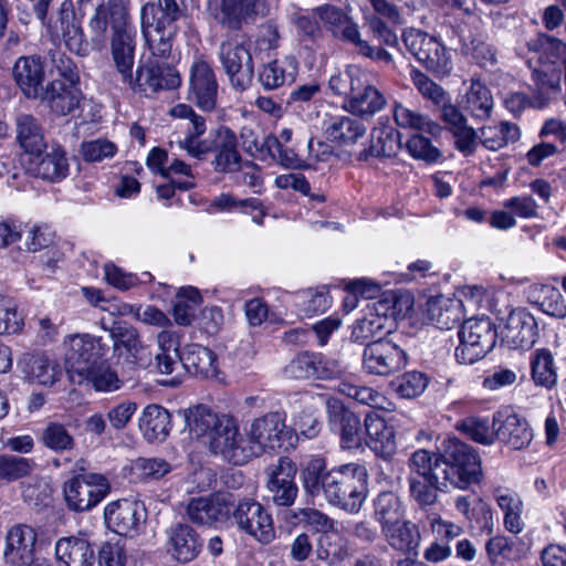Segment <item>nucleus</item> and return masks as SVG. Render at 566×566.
<instances>
[{
  "instance_id": "obj_17",
  "label": "nucleus",
  "mask_w": 566,
  "mask_h": 566,
  "mask_svg": "<svg viewBox=\"0 0 566 566\" xmlns=\"http://www.w3.org/2000/svg\"><path fill=\"white\" fill-rule=\"evenodd\" d=\"M207 150L200 156H193L197 159H203L209 153H213L212 165L218 172H234L241 168V155L238 150V138L230 128L220 126L209 133L207 137Z\"/></svg>"
},
{
  "instance_id": "obj_26",
  "label": "nucleus",
  "mask_w": 566,
  "mask_h": 566,
  "mask_svg": "<svg viewBox=\"0 0 566 566\" xmlns=\"http://www.w3.org/2000/svg\"><path fill=\"white\" fill-rule=\"evenodd\" d=\"M168 114L174 118L186 120L184 129L187 133L184 138L178 140L181 149L186 150L191 157L200 156L205 149L207 150V138L201 139L207 130L203 116L197 114L190 105L184 103L171 107Z\"/></svg>"
},
{
  "instance_id": "obj_20",
  "label": "nucleus",
  "mask_w": 566,
  "mask_h": 566,
  "mask_svg": "<svg viewBox=\"0 0 566 566\" xmlns=\"http://www.w3.org/2000/svg\"><path fill=\"white\" fill-rule=\"evenodd\" d=\"M368 2L371 12L365 13V24L380 43L395 46L398 38L389 24H402L403 19L399 7L389 0H368Z\"/></svg>"
},
{
  "instance_id": "obj_62",
  "label": "nucleus",
  "mask_w": 566,
  "mask_h": 566,
  "mask_svg": "<svg viewBox=\"0 0 566 566\" xmlns=\"http://www.w3.org/2000/svg\"><path fill=\"white\" fill-rule=\"evenodd\" d=\"M411 80L422 97L431 101L434 105H444L451 99L450 95L442 86L433 82L421 71H413Z\"/></svg>"
},
{
  "instance_id": "obj_24",
  "label": "nucleus",
  "mask_w": 566,
  "mask_h": 566,
  "mask_svg": "<svg viewBox=\"0 0 566 566\" xmlns=\"http://www.w3.org/2000/svg\"><path fill=\"white\" fill-rule=\"evenodd\" d=\"M104 514L107 527L120 536H135L145 521L143 506L127 499L109 503Z\"/></svg>"
},
{
  "instance_id": "obj_39",
  "label": "nucleus",
  "mask_w": 566,
  "mask_h": 566,
  "mask_svg": "<svg viewBox=\"0 0 566 566\" xmlns=\"http://www.w3.org/2000/svg\"><path fill=\"white\" fill-rule=\"evenodd\" d=\"M60 13L62 38L66 48L80 56L88 55L92 42L85 38L81 23L76 21L72 2H63Z\"/></svg>"
},
{
  "instance_id": "obj_50",
  "label": "nucleus",
  "mask_w": 566,
  "mask_h": 566,
  "mask_svg": "<svg viewBox=\"0 0 566 566\" xmlns=\"http://www.w3.org/2000/svg\"><path fill=\"white\" fill-rule=\"evenodd\" d=\"M112 57L122 80L130 78L135 62V41L132 32L126 29L112 36Z\"/></svg>"
},
{
  "instance_id": "obj_43",
  "label": "nucleus",
  "mask_w": 566,
  "mask_h": 566,
  "mask_svg": "<svg viewBox=\"0 0 566 566\" xmlns=\"http://www.w3.org/2000/svg\"><path fill=\"white\" fill-rule=\"evenodd\" d=\"M169 543L172 556L181 563L192 560L201 549L199 535L187 524H176L170 528Z\"/></svg>"
},
{
  "instance_id": "obj_63",
  "label": "nucleus",
  "mask_w": 566,
  "mask_h": 566,
  "mask_svg": "<svg viewBox=\"0 0 566 566\" xmlns=\"http://www.w3.org/2000/svg\"><path fill=\"white\" fill-rule=\"evenodd\" d=\"M438 467V453L429 452L424 449L415 451L409 460V468L416 478L430 476L433 482L438 483L439 474L436 470Z\"/></svg>"
},
{
  "instance_id": "obj_57",
  "label": "nucleus",
  "mask_w": 566,
  "mask_h": 566,
  "mask_svg": "<svg viewBox=\"0 0 566 566\" xmlns=\"http://www.w3.org/2000/svg\"><path fill=\"white\" fill-rule=\"evenodd\" d=\"M408 481L410 496L421 507L432 506L438 500V491L448 490L443 484L433 482L430 476L416 478L411 474Z\"/></svg>"
},
{
  "instance_id": "obj_25",
  "label": "nucleus",
  "mask_w": 566,
  "mask_h": 566,
  "mask_svg": "<svg viewBox=\"0 0 566 566\" xmlns=\"http://www.w3.org/2000/svg\"><path fill=\"white\" fill-rule=\"evenodd\" d=\"M36 533L25 524L12 526L7 535L3 560L9 566H24L34 559Z\"/></svg>"
},
{
  "instance_id": "obj_5",
  "label": "nucleus",
  "mask_w": 566,
  "mask_h": 566,
  "mask_svg": "<svg viewBox=\"0 0 566 566\" xmlns=\"http://www.w3.org/2000/svg\"><path fill=\"white\" fill-rule=\"evenodd\" d=\"M458 335L455 358L460 364L472 365L492 350L497 333L489 317H472L463 322Z\"/></svg>"
},
{
  "instance_id": "obj_64",
  "label": "nucleus",
  "mask_w": 566,
  "mask_h": 566,
  "mask_svg": "<svg viewBox=\"0 0 566 566\" xmlns=\"http://www.w3.org/2000/svg\"><path fill=\"white\" fill-rule=\"evenodd\" d=\"M406 148L415 159L423 160L428 164L436 163L441 157L439 148L421 134L409 137L406 143Z\"/></svg>"
},
{
  "instance_id": "obj_34",
  "label": "nucleus",
  "mask_w": 566,
  "mask_h": 566,
  "mask_svg": "<svg viewBox=\"0 0 566 566\" xmlns=\"http://www.w3.org/2000/svg\"><path fill=\"white\" fill-rule=\"evenodd\" d=\"M15 142L28 155L39 154L48 148L44 128L38 117L19 113L14 118Z\"/></svg>"
},
{
  "instance_id": "obj_27",
  "label": "nucleus",
  "mask_w": 566,
  "mask_h": 566,
  "mask_svg": "<svg viewBox=\"0 0 566 566\" xmlns=\"http://www.w3.org/2000/svg\"><path fill=\"white\" fill-rule=\"evenodd\" d=\"M391 322V307L387 301L369 303L361 318L353 326L352 338L365 343L374 337H382L389 332Z\"/></svg>"
},
{
  "instance_id": "obj_9",
  "label": "nucleus",
  "mask_w": 566,
  "mask_h": 566,
  "mask_svg": "<svg viewBox=\"0 0 566 566\" xmlns=\"http://www.w3.org/2000/svg\"><path fill=\"white\" fill-rule=\"evenodd\" d=\"M109 491L108 480L98 473H77L63 484L65 504L74 512L92 510L107 496Z\"/></svg>"
},
{
  "instance_id": "obj_46",
  "label": "nucleus",
  "mask_w": 566,
  "mask_h": 566,
  "mask_svg": "<svg viewBox=\"0 0 566 566\" xmlns=\"http://www.w3.org/2000/svg\"><path fill=\"white\" fill-rule=\"evenodd\" d=\"M22 371L29 380L43 386H52L61 376L59 365L42 354L27 355Z\"/></svg>"
},
{
  "instance_id": "obj_8",
  "label": "nucleus",
  "mask_w": 566,
  "mask_h": 566,
  "mask_svg": "<svg viewBox=\"0 0 566 566\" xmlns=\"http://www.w3.org/2000/svg\"><path fill=\"white\" fill-rule=\"evenodd\" d=\"M63 344L65 369L72 381L106 357L109 350L102 337L91 334L69 335Z\"/></svg>"
},
{
  "instance_id": "obj_35",
  "label": "nucleus",
  "mask_w": 566,
  "mask_h": 566,
  "mask_svg": "<svg viewBox=\"0 0 566 566\" xmlns=\"http://www.w3.org/2000/svg\"><path fill=\"white\" fill-rule=\"evenodd\" d=\"M134 92L143 93L145 95L155 94L163 90H172L181 84L179 74H166L163 82H155L154 80V60H148L146 63L138 65L135 75L130 73V78H124Z\"/></svg>"
},
{
  "instance_id": "obj_16",
  "label": "nucleus",
  "mask_w": 566,
  "mask_h": 566,
  "mask_svg": "<svg viewBox=\"0 0 566 566\" xmlns=\"http://www.w3.org/2000/svg\"><path fill=\"white\" fill-rule=\"evenodd\" d=\"M269 497L276 506L290 507L294 504L298 488L295 483L296 467L287 457H280L264 471Z\"/></svg>"
},
{
  "instance_id": "obj_28",
  "label": "nucleus",
  "mask_w": 566,
  "mask_h": 566,
  "mask_svg": "<svg viewBox=\"0 0 566 566\" xmlns=\"http://www.w3.org/2000/svg\"><path fill=\"white\" fill-rule=\"evenodd\" d=\"M28 170L43 180L60 182L67 177L70 170L66 151L61 145L52 144L45 153L31 154Z\"/></svg>"
},
{
  "instance_id": "obj_41",
  "label": "nucleus",
  "mask_w": 566,
  "mask_h": 566,
  "mask_svg": "<svg viewBox=\"0 0 566 566\" xmlns=\"http://www.w3.org/2000/svg\"><path fill=\"white\" fill-rule=\"evenodd\" d=\"M296 73L297 61L294 56L287 55L264 64L259 72V82L265 90H276L293 83Z\"/></svg>"
},
{
  "instance_id": "obj_7",
  "label": "nucleus",
  "mask_w": 566,
  "mask_h": 566,
  "mask_svg": "<svg viewBox=\"0 0 566 566\" xmlns=\"http://www.w3.org/2000/svg\"><path fill=\"white\" fill-rule=\"evenodd\" d=\"M207 9L219 25L240 31L269 15L271 7L268 0H220L214 6L208 0Z\"/></svg>"
},
{
  "instance_id": "obj_29",
  "label": "nucleus",
  "mask_w": 566,
  "mask_h": 566,
  "mask_svg": "<svg viewBox=\"0 0 566 566\" xmlns=\"http://www.w3.org/2000/svg\"><path fill=\"white\" fill-rule=\"evenodd\" d=\"M501 335L510 347L530 348L537 339L536 319L524 308H515L510 312Z\"/></svg>"
},
{
  "instance_id": "obj_49",
  "label": "nucleus",
  "mask_w": 566,
  "mask_h": 566,
  "mask_svg": "<svg viewBox=\"0 0 566 566\" xmlns=\"http://www.w3.org/2000/svg\"><path fill=\"white\" fill-rule=\"evenodd\" d=\"M520 127L510 122H501L499 125L483 126L479 129V140L488 150L496 151L506 147L510 143L520 139Z\"/></svg>"
},
{
  "instance_id": "obj_42",
  "label": "nucleus",
  "mask_w": 566,
  "mask_h": 566,
  "mask_svg": "<svg viewBox=\"0 0 566 566\" xmlns=\"http://www.w3.org/2000/svg\"><path fill=\"white\" fill-rule=\"evenodd\" d=\"M74 382L80 385L86 384L98 392H114L119 390L124 385L117 371L105 357L76 378Z\"/></svg>"
},
{
  "instance_id": "obj_21",
  "label": "nucleus",
  "mask_w": 566,
  "mask_h": 566,
  "mask_svg": "<svg viewBox=\"0 0 566 566\" xmlns=\"http://www.w3.org/2000/svg\"><path fill=\"white\" fill-rule=\"evenodd\" d=\"M233 518L241 531L261 543H270L275 536L271 515L255 501L240 502L233 511Z\"/></svg>"
},
{
  "instance_id": "obj_47",
  "label": "nucleus",
  "mask_w": 566,
  "mask_h": 566,
  "mask_svg": "<svg viewBox=\"0 0 566 566\" xmlns=\"http://www.w3.org/2000/svg\"><path fill=\"white\" fill-rule=\"evenodd\" d=\"M392 115L396 124L401 128L423 132L431 136H438L442 130L441 126L428 115L402 103L394 104Z\"/></svg>"
},
{
  "instance_id": "obj_38",
  "label": "nucleus",
  "mask_w": 566,
  "mask_h": 566,
  "mask_svg": "<svg viewBox=\"0 0 566 566\" xmlns=\"http://www.w3.org/2000/svg\"><path fill=\"white\" fill-rule=\"evenodd\" d=\"M181 365L196 377L216 378L218 376L217 355L199 344H189L184 348Z\"/></svg>"
},
{
  "instance_id": "obj_58",
  "label": "nucleus",
  "mask_w": 566,
  "mask_h": 566,
  "mask_svg": "<svg viewBox=\"0 0 566 566\" xmlns=\"http://www.w3.org/2000/svg\"><path fill=\"white\" fill-rule=\"evenodd\" d=\"M374 515L384 527L402 518L403 512L399 497L392 492H381L374 502Z\"/></svg>"
},
{
  "instance_id": "obj_44",
  "label": "nucleus",
  "mask_w": 566,
  "mask_h": 566,
  "mask_svg": "<svg viewBox=\"0 0 566 566\" xmlns=\"http://www.w3.org/2000/svg\"><path fill=\"white\" fill-rule=\"evenodd\" d=\"M366 133L365 125L348 115L332 116L326 125L325 134L332 142L342 146L357 143Z\"/></svg>"
},
{
  "instance_id": "obj_37",
  "label": "nucleus",
  "mask_w": 566,
  "mask_h": 566,
  "mask_svg": "<svg viewBox=\"0 0 566 566\" xmlns=\"http://www.w3.org/2000/svg\"><path fill=\"white\" fill-rule=\"evenodd\" d=\"M55 557L63 566H93L95 562L91 544L75 536L62 537L55 543Z\"/></svg>"
},
{
  "instance_id": "obj_1",
  "label": "nucleus",
  "mask_w": 566,
  "mask_h": 566,
  "mask_svg": "<svg viewBox=\"0 0 566 566\" xmlns=\"http://www.w3.org/2000/svg\"><path fill=\"white\" fill-rule=\"evenodd\" d=\"M368 473L355 462L327 469L322 455H312L302 465V486L310 496H323L326 502L347 513L360 511L368 494Z\"/></svg>"
},
{
  "instance_id": "obj_14",
  "label": "nucleus",
  "mask_w": 566,
  "mask_h": 566,
  "mask_svg": "<svg viewBox=\"0 0 566 566\" xmlns=\"http://www.w3.org/2000/svg\"><path fill=\"white\" fill-rule=\"evenodd\" d=\"M210 450L234 465H242L253 458L249 440L240 433L235 420L227 415H222L219 427L213 431Z\"/></svg>"
},
{
  "instance_id": "obj_3",
  "label": "nucleus",
  "mask_w": 566,
  "mask_h": 566,
  "mask_svg": "<svg viewBox=\"0 0 566 566\" xmlns=\"http://www.w3.org/2000/svg\"><path fill=\"white\" fill-rule=\"evenodd\" d=\"M438 483L443 486L467 490L482 478L479 453L469 444L448 439L438 453Z\"/></svg>"
},
{
  "instance_id": "obj_52",
  "label": "nucleus",
  "mask_w": 566,
  "mask_h": 566,
  "mask_svg": "<svg viewBox=\"0 0 566 566\" xmlns=\"http://www.w3.org/2000/svg\"><path fill=\"white\" fill-rule=\"evenodd\" d=\"M427 313L437 327L450 329L461 319V304L459 301L440 295L428 301Z\"/></svg>"
},
{
  "instance_id": "obj_48",
  "label": "nucleus",
  "mask_w": 566,
  "mask_h": 566,
  "mask_svg": "<svg viewBox=\"0 0 566 566\" xmlns=\"http://www.w3.org/2000/svg\"><path fill=\"white\" fill-rule=\"evenodd\" d=\"M316 558L328 566L344 563L350 557L347 541L338 533L324 532L317 541Z\"/></svg>"
},
{
  "instance_id": "obj_53",
  "label": "nucleus",
  "mask_w": 566,
  "mask_h": 566,
  "mask_svg": "<svg viewBox=\"0 0 566 566\" xmlns=\"http://www.w3.org/2000/svg\"><path fill=\"white\" fill-rule=\"evenodd\" d=\"M400 149L399 133L391 126H377L371 132L369 148L360 154L370 157L389 158Z\"/></svg>"
},
{
  "instance_id": "obj_15",
  "label": "nucleus",
  "mask_w": 566,
  "mask_h": 566,
  "mask_svg": "<svg viewBox=\"0 0 566 566\" xmlns=\"http://www.w3.org/2000/svg\"><path fill=\"white\" fill-rule=\"evenodd\" d=\"M406 352L390 339L380 337L366 345L363 353V368L367 374L389 376L407 365Z\"/></svg>"
},
{
  "instance_id": "obj_45",
  "label": "nucleus",
  "mask_w": 566,
  "mask_h": 566,
  "mask_svg": "<svg viewBox=\"0 0 566 566\" xmlns=\"http://www.w3.org/2000/svg\"><path fill=\"white\" fill-rule=\"evenodd\" d=\"M139 429L149 441H163L170 431V415L158 405H148L139 418Z\"/></svg>"
},
{
  "instance_id": "obj_55",
  "label": "nucleus",
  "mask_w": 566,
  "mask_h": 566,
  "mask_svg": "<svg viewBox=\"0 0 566 566\" xmlns=\"http://www.w3.org/2000/svg\"><path fill=\"white\" fill-rule=\"evenodd\" d=\"M222 415L212 412L208 407L199 405L188 410L186 422L192 436L201 438L209 436L211 439L213 431L219 427Z\"/></svg>"
},
{
  "instance_id": "obj_32",
  "label": "nucleus",
  "mask_w": 566,
  "mask_h": 566,
  "mask_svg": "<svg viewBox=\"0 0 566 566\" xmlns=\"http://www.w3.org/2000/svg\"><path fill=\"white\" fill-rule=\"evenodd\" d=\"M111 337L114 349L118 352L119 356L123 355L122 350L124 349L129 363L140 367L149 365L151 353L143 344L140 335L135 327L119 324L112 328Z\"/></svg>"
},
{
  "instance_id": "obj_60",
  "label": "nucleus",
  "mask_w": 566,
  "mask_h": 566,
  "mask_svg": "<svg viewBox=\"0 0 566 566\" xmlns=\"http://www.w3.org/2000/svg\"><path fill=\"white\" fill-rule=\"evenodd\" d=\"M365 76L359 67L348 66L345 71L332 75L328 86L334 94L348 99Z\"/></svg>"
},
{
  "instance_id": "obj_11",
  "label": "nucleus",
  "mask_w": 566,
  "mask_h": 566,
  "mask_svg": "<svg viewBox=\"0 0 566 566\" xmlns=\"http://www.w3.org/2000/svg\"><path fill=\"white\" fill-rule=\"evenodd\" d=\"M402 41L407 50L428 71L441 76H446L452 71V60L448 50L434 36L410 28L403 31Z\"/></svg>"
},
{
  "instance_id": "obj_18",
  "label": "nucleus",
  "mask_w": 566,
  "mask_h": 566,
  "mask_svg": "<svg viewBox=\"0 0 566 566\" xmlns=\"http://www.w3.org/2000/svg\"><path fill=\"white\" fill-rule=\"evenodd\" d=\"M496 441L512 450L528 448L534 438L528 421L511 409H502L493 415Z\"/></svg>"
},
{
  "instance_id": "obj_19",
  "label": "nucleus",
  "mask_w": 566,
  "mask_h": 566,
  "mask_svg": "<svg viewBox=\"0 0 566 566\" xmlns=\"http://www.w3.org/2000/svg\"><path fill=\"white\" fill-rule=\"evenodd\" d=\"M218 82L208 62L199 60L192 63L187 98L203 112L217 106Z\"/></svg>"
},
{
  "instance_id": "obj_30",
  "label": "nucleus",
  "mask_w": 566,
  "mask_h": 566,
  "mask_svg": "<svg viewBox=\"0 0 566 566\" xmlns=\"http://www.w3.org/2000/svg\"><path fill=\"white\" fill-rule=\"evenodd\" d=\"M12 76L21 93L29 99H38L45 87L44 63L40 56H20L12 67Z\"/></svg>"
},
{
  "instance_id": "obj_13",
  "label": "nucleus",
  "mask_w": 566,
  "mask_h": 566,
  "mask_svg": "<svg viewBox=\"0 0 566 566\" xmlns=\"http://www.w3.org/2000/svg\"><path fill=\"white\" fill-rule=\"evenodd\" d=\"M210 450L234 465H242L253 458L249 440L240 433L235 420L227 415H222L219 427L213 431Z\"/></svg>"
},
{
  "instance_id": "obj_10",
  "label": "nucleus",
  "mask_w": 566,
  "mask_h": 566,
  "mask_svg": "<svg viewBox=\"0 0 566 566\" xmlns=\"http://www.w3.org/2000/svg\"><path fill=\"white\" fill-rule=\"evenodd\" d=\"M248 437L253 457H258L283 448L292 439L293 429L286 426L283 412L271 411L252 420Z\"/></svg>"
},
{
  "instance_id": "obj_31",
  "label": "nucleus",
  "mask_w": 566,
  "mask_h": 566,
  "mask_svg": "<svg viewBox=\"0 0 566 566\" xmlns=\"http://www.w3.org/2000/svg\"><path fill=\"white\" fill-rule=\"evenodd\" d=\"M329 422L340 437L343 449H356L361 444L359 417L337 401L328 402Z\"/></svg>"
},
{
  "instance_id": "obj_12",
  "label": "nucleus",
  "mask_w": 566,
  "mask_h": 566,
  "mask_svg": "<svg viewBox=\"0 0 566 566\" xmlns=\"http://www.w3.org/2000/svg\"><path fill=\"white\" fill-rule=\"evenodd\" d=\"M128 8L125 0H102L87 20V30L92 45L101 48L107 40L111 29L116 35L128 29Z\"/></svg>"
},
{
  "instance_id": "obj_33",
  "label": "nucleus",
  "mask_w": 566,
  "mask_h": 566,
  "mask_svg": "<svg viewBox=\"0 0 566 566\" xmlns=\"http://www.w3.org/2000/svg\"><path fill=\"white\" fill-rule=\"evenodd\" d=\"M386 103L384 94L370 84L365 76L352 96L344 101V108L355 116L370 118L380 112Z\"/></svg>"
},
{
  "instance_id": "obj_40",
  "label": "nucleus",
  "mask_w": 566,
  "mask_h": 566,
  "mask_svg": "<svg viewBox=\"0 0 566 566\" xmlns=\"http://www.w3.org/2000/svg\"><path fill=\"white\" fill-rule=\"evenodd\" d=\"M388 545L405 554L412 553L420 544V532L416 524L402 518L381 527Z\"/></svg>"
},
{
  "instance_id": "obj_61",
  "label": "nucleus",
  "mask_w": 566,
  "mask_h": 566,
  "mask_svg": "<svg viewBox=\"0 0 566 566\" xmlns=\"http://www.w3.org/2000/svg\"><path fill=\"white\" fill-rule=\"evenodd\" d=\"M538 93L534 96L533 99L528 98V96L521 92L509 93L504 98V105L506 109L512 113L514 116H518L524 109L527 107H536L543 108L545 107L549 99V92L547 90H541L538 86Z\"/></svg>"
},
{
  "instance_id": "obj_59",
  "label": "nucleus",
  "mask_w": 566,
  "mask_h": 566,
  "mask_svg": "<svg viewBox=\"0 0 566 566\" xmlns=\"http://www.w3.org/2000/svg\"><path fill=\"white\" fill-rule=\"evenodd\" d=\"M41 442L54 452L70 451L74 448L75 441L67 428L60 422L51 421L42 430Z\"/></svg>"
},
{
  "instance_id": "obj_36",
  "label": "nucleus",
  "mask_w": 566,
  "mask_h": 566,
  "mask_svg": "<svg viewBox=\"0 0 566 566\" xmlns=\"http://www.w3.org/2000/svg\"><path fill=\"white\" fill-rule=\"evenodd\" d=\"M365 429L368 437V446L377 454L389 458L396 450V434L392 426L377 413H367Z\"/></svg>"
},
{
  "instance_id": "obj_22",
  "label": "nucleus",
  "mask_w": 566,
  "mask_h": 566,
  "mask_svg": "<svg viewBox=\"0 0 566 566\" xmlns=\"http://www.w3.org/2000/svg\"><path fill=\"white\" fill-rule=\"evenodd\" d=\"M80 84L64 83L61 78L50 81L39 96L51 114L63 117L78 109L83 99Z\"/></svg>"
},
{
  "instance_id": "obj_56",
  "label": "nucleus",
  "mask_w": 566,
  "mask_h": 566,
  "mask_svg": "<svg viewBox=\"0 0 566 566\" xmlns=\"http://www.w3.org/2000/svg\"><path fill=\"white\" fill-rule=\"evenodd\" d=\"M532 378L536 385L551 388L557 381V371L552 353L548 349H537L531 359Z\"/></svg>"
},
{
  "instance_id": "obj_6",
  "label": "nucleus",
  "mask_w": 566,
  "mask_h": 566,
  "mask_svg": "<svg viewBox=\"0 0 566 566\" xmlns=\"http://www.w3.org/2000/svg\"><path fill=\"white\" fill-rule=\"evenodd\" d=\"M219 60L235 91H245L252 84L254 63L250 39L235 35L222 41L219 48Z\"/></svg>"
},
{
  "instance_id": "obj_51",
  "label": "nucleus",
  "mask_w": 566,
  "mask_h": 566,
  "mask_svg": "<svg viewBox=\"0 0 566 566\" xmlns=\"http://www.w3.org/2000/svg\"><path fill=\"white\" fill-rule=\"evenodd\" d=\"M493 104L491 91L479 81H472L462 102L463 109L474 119L486 120L492 114Z\"/></svg>"
},
{
  "instance_id": "obj_4",
  "label": "nucleus",
  "mask_w": 566,
  "mask_h": 566,
  "mask_svg": "<svg viewBox=\"0 0 566 566\" xmlns=\"http://www.w3.org/2000/svg\"><path fill=\"white\" fill-rule=\"evenodd\" d=\"M528 51L538 54L539 66L532 77L541 90L557 91L566 71V42L551 34L538 32L526 42Z\"/></svg>"
},
{
  "instance_id": "obj_2",
  "label": "nucleus",
  "mask_w": 566,
  "mask_h": 566,
  "mask_svg": "<svg viewBox=\"0 0 566 566\" xmlns=\"http://www.w3.org/2000/svg\"><path fill=\"white\" fill-rule=\"evenodd\" d=\"M184 17L185 9L177 0H157L142 8L143 36L154 57H170L179 31L177 23Z\"/></svg>"
},
{
  "instance_id": "obj_23",
  "label": "nucleus",
  "mask_w": 566,
  "mask_h": 566,
  "mask_svg": "<svg viewBox=\"0 0 566 566\" xmlns=\"http://www.w3.org/2000/svg\"><path fill=\"white\" fill-rule=\"evenodd\" d=\"M232 512L228 496L213 494L192 497L187 503L186 515L190 522L200 526H212L226 522Z\"/></svg>"
},
{
  "instance_id": "obj_54",
  "label": "nucleus",
  "mask_w": 566,
  "mask_h": 566,
  "mask_svg": "<svg viewBox=\"0 0 566 566\" xmlns=\"http://www.w3.org/2000/svg\"><path fill=\"white\" fill-rule=\"evenodd\" d=\"M304 406H301V411L295 416L294 424L306 438H314L321 430V421L318 420V411L325 399L322 396L305 395L302 398Z\"/></svg>"
}]
</instances>
